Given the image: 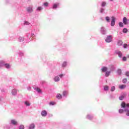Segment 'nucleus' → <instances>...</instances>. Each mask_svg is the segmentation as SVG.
I'll use <instances>...</instances> for the list:
<instances>
[{
  "instance_id": "obj_1",
  "label": "nucleus",
  "mask_w": 129,
  "mask_h": 129,
  "mask_svg": "<svg viewBox=\"0 0 129 129\" xmlns=\"http://www.w3.org/2000/svg\"><path fill=\"white\" fill-rule=\"evenodd\" d=\"M112 40V36L111 35L108 36L105 39L106 43H110V42H111Z\"/></svg>"
},
{
  "instance_id": "obj_2",
  "label": "nucleus",
  "mask_w": 129,
  "mask_h": 129,
  "mask_svg": "<svg viewBox=\"0 0 129 129\" xmlns=\"http://www.w3.org/2000/svg\"><path fill=\"white\" fill-rule=\"evenodd\" d=\"M122 108H125V107H129V103L126 104L125 102H122L121 104Z\"/></svg>"
},
{
  "instance_id": "obj_3",
  "label": "nucleus",
  "mask_w": 129,
  "mask_h": 129,
  "mask_svg": "<svg viewBox=\"0 0 129 129\" xmlns=\"http://www.w3.org/2000/svg\"><path fill=\"white\" fill-rule=\"evenodd\" d=\"M111 19H112V20L111 22V26L112 27H113V26L115 25V18H114V17H112Z\"/></svg>"
},
{
  "instance_id": "obj_4",
  "label": "nucleus",
  "mask_w": 129,
  "mask_h": 129,
  "mask_svg": "<svg viewBox=\"0 0 129 129\" xmlns=\"http://www.w3.org/2000/svg\"><path fill=\"white\" fill-rule=\"evenodd\" d=\"M123 23L124 25H127V18H126V17L123 18Z\"/></svg>"
},
{
  "instance_id": "obj_5",
  "label": "nucleus",
  "mask_w": 129,
  "mask_h": 129,
  "mask_svg": "<svg viewBox=\"0 0 129 129\" xmlns=\"http://www.w3.org/2000/svg\"><path fill=\"white\" fill-rule=\"evenodd\" d=\"M41 115L42 116H46L47 115V111L43 110L41 112Z\"/></svg>"
},
{
  "instance_id": "obj_6",
  "label": "nucleus",
  "mask_w": 129,
  "mask_h": 129,
  "mask_svg": "<svg viewBox=\"0 0 129 129\" xmlns=\"http://www.w3.org/2000/svg\"><path fill=\"white\" fill-rule=\"evenodd\" d=\"M126 87V85H119V89H124Z\"/></svg>"
},
{
  "instance_id": "obj_7",
  "label": "nucleus",
  "mask_w": 129,
  "mask_h": 129,
  "mask_svg": "<svg viewBox=\"0 0 129 129\" xmlns=\"http://www.w3.org/2000/svg\"><path fill=\"white\" fill-rule=\"evenodd\" d=\"M124 111H125V112H126V115H127V116H129V109H128V108H126V109H125L124 110Z\"/></svg>"
},
{
  "instance_id": "obj_8",
  "label": "nucleus",
  "mask_w": 129,
  "mask_h": 129,
  "mask_svg": "<svg viewBox=\"0 0 129 129\" xmlns=\"http://www.w3.org/2000/svg\"><path fill=\"white\" fill-rule=\"evenodd\" d=\"M11 123H12V124H14V125H17V124H18V122L15 120L13 119L11 120Z\"/></svg>"
},
{
  "instance_id": "obj_9",
  "label": "nucleus",
  "mask_w": 129,
  "mask_h": 129,
  "mask_svg": "<svg viewBox=\"0 0 129 129\" xmlns=\"http://www.w3.org/2000/svg\"><path fill=\"white\" fill-rule=\"evenodd\" d=\"M27 10L28 13H32L33 11V8L32 7H28L27 8Z\"/></svg>"
},
{
  "instance_id": "obj_10",
  "label": "nucleus",
  "mask_w": 129,
  "mask_h": 129,
  "mask_svg": "<svg viewBox=\"0 0 129 129\" xmlns=\"http://www.w3.org/2000/svg\"><path fill=\"white\" fill-rule=\"evenodd\" d=\"M56 97L57 99H61L62 98V95L60 94H57Z\"/></svg>"
},
{
  "instance_id": "obj_11",
  "label": "nucleus",
  "mask_w": 129,
  "mask_h": 129,
  "mask_svg": "<svg viewBox=\"0 0 129 129\" xmlns=\"http://www.w3.org/2000/svg\"><path fill=\"white\" fill-rule=\"evenodd\" d=\"M18 92V91L17 90H16V89H13V90H12V94L13 95H16V94H17V93Z\"/></svg>"
},
{
  "instance_id": "obj_12",
  "label": "nucleus",
  "mask_w": 129,
  "mask_h": 129,
  "mask_svg": "<svg viewBox=\"0 0 129 129\" xmlns=\"http://www.w3.org/2000/svg\"><path fill=\"white\" fill-rule=\"evenodd\" d=\"M54 80L55 82H57L58 81H60V78H59V77L56 76L54 78Z\"/></svg>"
},
{
  "instance_id": "obj_13",
  "label": "nucleus",
  "mask_w": 129,
  "mask_h": 129,
  "mask_svg": "<svg viewBox=\"0 0 129 129\" xmlns=\"http://www.w3.org/2000/svg\"><path fill=\"white\" fill-rule=\"evenodd\" d=\"M122 44H123L122 41L121 40L118 41L117 42L118 46H122Z\"/></svg>"
},
{
  "instance_id": "obj_14",
  "label": "nucleus",
  "mask_w": 129,
  "mask_h": 129,
  "mask_svg": "<svg viewBox=\"0 0 129 129\" xmlns=\"http://www.w3.org/2000/svg\"><path fill=\"white\" fill-rule=\"evenodd\" d=\"M116 54L118 55L119 57L120 58L122 56V53L120 51H117Z\"/></svg>"
},
{
  "instance_id": "obj_15",
  "label": "nucleus",
  "mask_w": 129,
  "mask_h": 129,
  "mask_svg": "<svg viewBox=\"0 0 129 129\" xmlns=\"http://www.w3.org/2000/svg\"><path fill=\"white\" fill-rule=\"evenodd\" d=\"M102 72H106L107 71V68L104 67L102 69Z\"/></svg>"
},
{
  "instance_id": "obj_16",
  "label": "nucleus",
  "mask_w": 129,
  "mask_h": 129,
  "mask_svg": "<svg viewBox=\"0 0 129 129\" xmlns=\"http://www.w3.org/2000/svg\"><path fill=\"white\" fill-rule=\"evenodd\" d=\"M33 128H35V124H31L29 126V129H33Z\"/></svg>"
},
{
  "instance_id": "obj_17",
  "label": "nucleus",
  "mask_w": 129,
  "mask_h": 129,
  "mask_svg": "<svg viewBox=\"0 0 129 129\" xmlns=\"http://www.w3.org/2000/svg\"><path fill=\"white\" fill-rule=\"evenodd\" d=\"M105 19H106V22H107L108 23H109V22H110V19L109 18V17L107 16L106 17Z\"/></svg>"
},
{
  "instance_id": "obj_18",
  "label": "nucleus",
  "mask_w": 129,
  "mask_h": 129,
  "mask_svg": "<svg viewBox=\"0 0 129 129\" xmlns=\"http://www.w3.org/2000/svg\"><path fill=\"white\" fill-rule=\"evenodd\" d=\"M36 91H37V92H38L39 93H42V90L39 88H37L36 89Z\"/></svg>"
},
{
  "instance_id": "obj_19",
  "label": "nucleus",
  "mask_w": 129,
  "mask_h": 129,
  "mask_svg": "<svg viewBox=\"0 0 129 129\" xmlns=\"http://www.w3.org/2000/svg\"><path fill=\"white\" fill-rule=\"evenodd\" d=\"M5 66L6 68H7V69L10 68V67H11V66H10V64L9 63H6L5 64Z\"/></svg>"
},
{
  "instance_id": "obj_20",
  "label": "nucleus",
  "mask_w": 129,
  "mask_h": 129,
  "mask_svg": "<svg viewBox=\"0 0 129 129\" xmlns=\"http://www.w3.org/2000/svg\"><path fill=\"white\" fill-rule=\"evenodd\" d=\"M67 66V62H66V61H64L63 62L62 64V67H66Z\"/></svg>"
},
{
  "instance_id": "obj_21",
  "label": "nucleus",
  "mask_w": 129,
  "mask_h": 129,
  "mask_svg": "<svg viewBox=\"0 0 129 129\" xmlns=\"http://www.w3.org/2000/svg\"><path fill=\"white\" fill-rule=\"evenodd\" d=\"M109 74H110V72H107L105 74L106 77H108L109 76Z\"/></svg>"
},
{
  "instance_id": "obj_22",
  "label": "nucleus",
  "mask_w": 129,
  "mask_h": 129,
  "mask_svg": "<svg viewBox=\"0 0 129 129\" xmlns=\"http://www.w3.org/2000/svg\"><path fill=\"white\" fill-rule=\"evenodd\" d=\"M59 6V4H54L53 6V9H56L57 7Z\"/></svg>"
},
{
  "instance_id": "obj_23",
  "label": "nucleus",
  "mask_w": 129,
  "mask_h": 129,
  "mask_svg": "<svg viewBox=\"0 0 129 129\" xmlns=\"http://www.w3.org/2000/svg\"><path fill=\"white\" fill-rule=\"evenodd\" d=\"M19 129H25V126H24V125H20Z\"/></svg>"
},
{
  "instance_id": "obj_24",
  "label": "nucleus",
  "mask_w": 129,
  "mask_h": 129,
  "mask_svg": "<svg viewBox=\"0 0 129 129\" xmlns=\"http://www.w3.org/2000/svg\"><path fill=\"white\" fill-rule=\"evenodd\" d=\"M123 111H124V110H123V109H119V113H123Z\"/></svg>"
},
{
  "instance_id": "obj_25",
  "label": "nucleus",
  "mask_w": 129,
  "mask_h": 129,
  "mask_svg": "<svg viewBox=\"0 0 129 129\" xmlns=\"http://www.w3.org/2000/svg\"><path fill=\"white\" fill-rule=\"evenodd\" d=\"M119 26L121 28H122V27H123V23H122V22H119Z\"/></svg>"
},
{
  "instance_id": "obj_26",
  "label": "nucleus",
  "mask_w": 129,
  "mask_h": 129,
  "mask_svg": "<svg viewBox=\"0 0 129 129\" xmlns=\"http://www.w3.org/2000/svg\"><path fill=\"white\" fill-rule=\"evenodd\" d=\"M115 90V87L113 86L111 88V91H114Z\"/></svg>"
},
{
  "instance_id": "obj_27",
  "label": "nucleus",
  "mask_w": 129,
  "mask_h": 129,
  "mask_svg": "<svg viewBox=\"0 0 129 129\" xmlns=\"http://www.w3.org/2000/svg\"><path fill=\"white\" fill-rule=\"evenodd\" d=\"M106 5V3L102 2V4H101V6H102V7H105Z\"/></svg>"
},
{
  "instance_id": "obj_28",
  "label": "nucleus",
  "mask_w": 129,
  "mask_h": 129,
  "mask_svg": "<svg viewBox=\"0 0 129 129\" xmlns=\"http://www.w3.org/2000/svg\"><path fill=\"white\" fill-rule=\"evenodd\" d=\"M123 33H127V29H126V28H124V29H123Z\"/></svg>"
},
{
  "instance_id": "obj_29",
  "label": "nucleus",
  "mask_w": 129,
  "mask_h": 129,
  "mask_svg": "<svg viewBox=\"0 0 129 129\" xmlns=\"http://www.w3.org/2000/svg\"><path fill=\"white\" fill-rule=\"evenodd\" d=\"M123 83H126L127 82V80L126 79H124L122 81Z\"/></svg>"
},
{
  "instance_id": "obj_30",
  "label": "nucleus",
  "mask_w": 129,
  "mask_h": 129,
  "mask_svg": "<svg viewBox=\"0 0 129 129\" xmlns=\"http://www.w3.org/2000/svg\"><path fill=\"white\" fill-rule=\"evenodd\" d=\"M67 95V92L66 91H63V96H66Z\"/></svg>"
},
{
  "instance_id": "obj_31",
  "label": "nucleus",
  "mask_w": 129,
  "mask_h": 129,
  "mask_svg": "<svg viewBox=\"0 0 129 129\" xmlns=\"http://www.w3.org/2000/svg\"><path fill=\"white\" fill-rule=\"evenodd\" d=\"M25 104H26V105H27V106H30V103H29L28 102H25Z\"/></svg>"
},
{
  "instance_id": "obj_32",
  "label": "nucleus",
  "mask_w": 129,
  "mask_h": 129,
  "mask_svg": "<svg viewBox=\"0 0 129 129\" xmlns=\"http://www.w3.org/2000/svg\"><path fill=\"white\" fill-rule=\"evenodd\" d=\"M123 98H124L123 96L121 95V96L119 97V99L120 100H122V99H123Z\"/></svg>"
},
{
  "instance_id": "obj_33",
  "label": "nucleus",
  "mask_w": 129,
  "mask_h": 129,
  "mask_svg": "<svg viewBox=\"0 0 129 129\" xmlns=\"http://www.w3.org/2000/svg\"><path fill=\"white\" fill-rule=\"evenodd\" d=\"M104 90H105L106 91H107V90H108V86H105Z\"/></svg>"
},
{
  "instance_id": "obj_34",
  "label": "nucleus",
  "mask_w": 129,
  "mask_h": 129,
  "mask_svg": "<svg viewBox=\"0 0 129 129\" xmlns=\"http://www.w3.org/2000/svg\"><path fill=\"white\" fill-rule=\"evenodd\" d=\"M118 73L119 75H120V74H121V70L120 69L118 70Z\"/></svg>"
},
{
  "instance_id": "obj_35",
  "label": "nucleus",
  "mask_w": 129,
  "mask_h": 129,
  "mask_svg": "<svg viewBox=\"0 0 129 129\" xmlns=\"http://www.w3.org/2000/svg\"><path fill=\"white\" fill-rule=\"evenodd\" d=\"M54 104H55V102H50L49 103V105H54Z\"/></svg>"
},
{
  "instance_id": "obj_36",
  "label": "nucleus",
  "mask_w": 129,
  "mask_h": 129,
  "mask_svg": "<svg viewBox=\"0 0 129 129\" xmlns=\"http://www.w3.org/2000/svg\"><path fill=\"white\" fill-rule=\"evenodd\" d=\"M48 5H49V3H44V6H45V7H48Z\"/></svg>"
},
{
  "instance_id": "obj_37",
  "label": "nucleus",
  "mask_w": 129,
  "mask_h": 129,
  "mask_svg": "<svg viewBox=\"0 0 129 129\" xmlns=\"http://www.w3.org/2000/svg\"><path fill=\"white\" fill-rule=\"evenodd\" d=\"M25 25H30V22L25 21Z\"/></svg>"
},
{
  "instance_id": "obj_38",
  "label": "nucleus",
  "mask_w": 129,
  "mask_h": 129,
  "mask_svg": "<svg viewBox=\"0 0 129 129\" xmlns=\"http://www.w3.org/2000/svg\"><path fill=\"white\" fill-rule=\"evenodd\" d=\"M127 44H124L123 45V48H127Z\"/></svg>"
},
{
  "instance_id": "obj_39",
  "label": "nucleus",
  "mask_w": 129,
  "mask_h": 129,
  "mask_svg": "<svg viewBox=\"0 0 129 129\" xmlns=\"http://www.w3.org/2000/svg\"><path fill=\"white\" fill-rule=\"evenodd\" d=\"M123 61H126V57L124 56L122 58Z\"/></svg>"
},
{
  "instance_id": "obj_40",
  "label": "nucleus",
  "mask_w": 129,
  "mask_h": 129,
  "mask_svg": "<svg viewBox=\"0 0 129 129\" xmlns=\"http://www.w3.org/2000/svg\"><path fill=\"white\" fill-rule=\"evenodd\" d=\"M126 76H129V72H126L125 73Z\"/></svg>"
},
{
  "instance_id": "obj_41",
  "label": "nucleus",
  "mask_w": 129,
  "mask_h": 129,
  "mask_svg": "<svg viewBox=\"0 0 129 129\" xmlns=\"http://www.w3.org/2000/svg\"><path fill=\"white\" fill-rule=\"evenodd\" d=\"M38 11H41V10H42V7H38L37 9Z\"/></svg>"
},
{
  "instance_id": "obj_42",
  "label": "nucleus",
  "mask_w": 129,
  "mask_h": 129,
  "mask_svg": "<svg viewBox=\"0 0 129 129\" xmlns=\"http://www.w3.org/2000/svg\"><path fill=\"white\" fill-rule=\"evenodd\" d=\"M59 76V77H60V78H62V77H63V76H64V75L61 74V75H60Z\"/></svg>"
},
{
  "instance_id": "obj_43",
  "label": "nucleus",
  "mask_w": 129,
  "mask_h": 129,
  "mask_svg": "<svg viewBox=\"0 0 129 129\" xmlns=\"http://www.w3.org/2000/svg\"><path fill=\"white\" fill-rule=\"evenodd\" d=\"M104 11V9H101L100 12H101V13H103Z\"/></svg>"
},
{
  "instance_id": "obj_44",
  "label": "nucleus",
  "mask_w": 129,
  "mask_h": 129,
  "mask_svg": "<svg viewBox=\"0 0 129 129\" xmlns=\"http://www.w3.org/2000/svg\"><path fill=\"white\" fill-rule=\"evenodd\" d=\"M22 40L24 41V38H23Z\"/></svg>"
},
{
  "instance_id": "obj_45",
  "label": "nucleus",
  "mask_w": 129,
  "mask_h": 129,
  "mask_svg": "<svg viewBox=\"0 0 129 129\" xmlns=\"http://www.w3.org/2000/svg\"><path fill=\"white\" fill-rule=\"evenodd\" d=\"M111 1H112V0H111Z\"/></svg>"
}]
</instances>
